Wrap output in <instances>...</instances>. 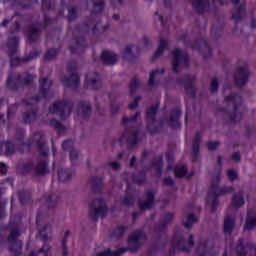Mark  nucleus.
<instances>
[{"mask_svg":"<svg viewBox=\"0 0 256 256\" xmlns=\"http://www.w3.org/2000/svg\"><path fill=\"white\" fill-rule=\"evenodd\" d=\"M226 107L222 110L225 115V123L228 125H237L243 119V113L239 107L243 105V98L237 93H232L224 98Z\"/></svg>","mask_w":256,"mask_h":256,"instance_id":"1","label":"nucleus"},{"mask_svg":"<svg viewBox=\"0 0 256 256\" xmlns=\"http://www.w3.org/2000/svg\"><path fill=\"white\" fill-rule=\"evenodd\" d=\"M42 1V11L44 13V20L42 23L31 24L28 26L26 35L30 43H35L39 40L41 35V29L49 27L53 23V19L47 16V11L55 10V0H41Z\"/></svg>","mask_w":256,"mask_h":256,"instance_id":"2","label":"nucleus"},{"mask_svg":"<svg viewBox=\"0 0 256 256\" xmlns=\"http://www.w3.org/2000/svg\"><path fill=\"white\" fill-rule=\"evenodd\" d=\"M99 23L97 22V18L93 16L88 20L87 24L84 27L78 26L73 30L72 34L76 41L75 46H70L71 53L79 54L85 51L87 47V42L85 41L84 33H89L91 31L94 35L97 33V27Z\"/></svg>","mask_w":256,"mask_h":256,"instance_id":"3","label":"nucleus"},{"mask_svg":"<svg viewBox=\"0 0 256 256\" xmlns=\"http://www.w3.org/2000/svg\"><path fill=\"white\" fill-rule=\"evenodd\" d=\"M9 229L8 250L10 253H13L14 256H20L23 249V242L19 240V237H21V217L11 216Z\"/></svg>","mask_w":256,"mask_h":256,"instance_id":"4","label":"nucleus"},{"mask_svg":"<svg viewBox=\"0 0 256 256\" xmlns=\"http://www.w3.org/2000/svg\"><path fill=\"white\" fill-rule=\"evenodd\" d=\"M23 138H24L23 130H18L15 136V139H16L17 147L18 149H20V151H23V147H26V149H29L30 145H36L42 157H47V155H49V147L47 146V144H45V136L41 132L34 133L31 139L27 143L23 141Z\"/></svg>","mask_w":256,"mask_h":256,"instance_id":"5","label":"nucleus"},{"mask_svg":"<svg viewBox=\"0 0 256 256\" xmlns=\"http://www.w3.org/2000/svg\"><path fill=\"white\" fill-rule=\"evenodd\" d=\"M235 191L233 186L219 187V175L215 176L212 185L208 191L207 203L211 207V211H217L219 205V195H231Z\"/></svg>","mask_w":256,"mask_h":256,"instance_id":"6","label":"nucleus"},{"mask_svg":"<svg viewBox=\"0 0 256 256\" xmlns=\"http://www.w3.org/2000/svg\"><path fill=\"white\" fill-rule=\"evenodd\" d=\"M17 45H19V38L16 36H10L8 38V55L10 57V65L11 67H17L21 61L23 63H29V61H33V59H37L39 57V52L32 51L28 57L19 58V50H17Z\"/></svg>","mask_w":256,"mask_h":256,"instance_id":"7","label":"nucleus"},{"mask_svg":"<svg viewBox=\"0 0 256 256\" xmlns=\"http://www.w3.org/2000/svg\"><path fill=\"white\" fill-rule=\"evenodd\" d=\"M51 85H53V82L49 78L40 79L39 95H34L31 98H26L24 100L25 105H35V103H39L41 99H46L47 101L53 99V92L51 91Z\"/></svg>","mask_w":256,"mask_h":256,"instance_id":"8","label":"nucleus"},{"mask_svg":"<svg viewBox=\"0 0 256 256\" xmlns=\"http://www.w3.org/2000/svg\"><path fill=\"white\" fill-rule=\"evenodd\" d=\"M75 102L72 99L56 100L49 106V113L52 115H59L61 119H66L73 113Z\"/></svg>","mask_w":256,"mask_h":256,"instance_id":"9","label":"nucleus"},{"mask_svg":"<svg viewBox=\"0 0 256 256\" xmlns=\"http://www.w3.org/2000/svg\"><path fill=\"white\" fill-rule=\"evenodd\" d=\"M88 213L93 221H98L99 217L105 219L107 213H109L107 202L103 198L93 199L88 206Z\"/></svg>","mask_w":256,"mask_h":256,"instance_id":"10","label":"nucleus"},{"mask_svg":"<svg viewBox=\"0 0 256 256\" xmlns=\"http://www.w3.org/2000/svg\"><path fill=\"white\" fill-rule=\"evenodd\" d=\"M22 172L43 177L49 173V162L46 159H41L38 162H27L22 166Z\"/></svg>","mask_w":256,"mask_h":256,"instance_id":"11","label":"nucleus"},{"mask_svg":"<svg viewBox=\"0 0 256 256\" xmlns=\"http://www.w3.org/2000/svg\"><path fill=\"white\" fill-rule=\"evenodd\" d=\"M33 79H35V76L32 74L26 73L21 75L19 73H13L8 76L7 87L10 91H17L22 85H31Z\"/></svg>","mask_w":256,"mask_h":256,"instance_id":"12","label":"nucleus"},{"mask_svg":"<svg viewBox=\"0 0 256 256\" xmlns=\"http://www.w3.org/2000/svg\"><path fill=\"white\" fill-rule=\"evenodd\" d=\"M172 248L170 253L175 251H189L194 245L193 235L190 234L188 240L185 238L183 233H176L171 242Z\"/></svg>","mask_w":256,"mask_h":256,"instance_id":"13","label":"nucleus"},{"mask_svg":"<svg viewBox=\"0 0 256 256\" xmlns=\"http://www.w3.org/2000/svg\"><path fill=\"white\" fill-rule=\"evenodd\" d=\"M171 59L174 73H179L181 69L189 67V55L179 48L171 52Z\"/></svg>","mask_w":256,"mask_h":256,"instance_id":"14","label":"nucleus"},{"mask_svg":"<svg viewBox=\"0 0 256 256\" xmlns=\"http://www.w3.org/2000/svg\"><path fill=\"white\" fill-rule=\"evenodd\" d=\"M196 81L197 77L195 75L188 74L177 78L176 85L183 87L187 96L195 99L197 97V87L195 86Z\"/></svg>","mask_w":256,"mask_h":256,"instance_id":"15","label":"nucleus"},{"mask_svg":"<svg viewBox=\"0 0 256 256\" xmlns=\"http://www.w3.org/2000/svg\"><path fill=\"white\" fill-rule=\"evenodd\" d=\"M230 1H232L235 7L234 11L232 12V19L236 23V26L233 30V34L239 35V33H237V29H239L237 27V24L241 23V21H243V19H245V16L247 15V11L245 10V7H246L245 0H230Z\"/></svg>","mask_w":256,"mask_h":256,"instance_id":"16","label":"nucleus"},{"mask_svg":"<svg viewBox=\"0 0 256 256\" xmlns=\"http://www.w3.org/2000/svg\"><path fill=\"white\" fill-rule=\"evenodd\" d=\"M68 71L70 73V76H65L62 78V82L66 87H69L70 89H77L79 85L81 84V78L77 74V63L76 62H70L68 64Z\"/></svg>","mask_w":256,"mask_h":256,"instance_id":"17","label":"nucleus"},{"mask_svg":"<svg viewBox=\"0 0 256 256\" xmlns=\"http://www.w3.org/2000/svg\"><path fill=\"white\" fill-rule=\"evenodd\" d=\"M141 137V130L126 129L120 137V142L127 143L128 149H133L139 143Z\"/></svg>","mask_w":256,"mask_h":256,"instance_id":"18","label":"nucleus"},{"mask_svg":"<svg viewBox=\"0 0 256 256\" xmlns=\"http://www.w3.org/2000/svg\"><path fill=\"white\" fill-rule=\"evenodd\" d=\"M173 219V213H167L160 218V223L156 224L153 229H150V234L154 239H159L165 233L167 226Z\"/></svg>","mask_w":256,"mask_h":256,"instance_id":"19","label":"nucleus"},{"mask_svg":"<svg viewBox=\"0 0 256 256\" xmlns=\"http://www.w3.org/2000/svg\"><path fill=\"white\" fill-rule=\"evenodd\" d=\"M235 252L237 256H256V244L253 242H244L243 238H240Z\"/></svg>","mask_w":256,"mask_h":256,"instance_id":"20","label":"nucleus"},{"mask_svg":"<svg viewBox=\"0 0 256 256\" xmlns=\"http://www.w3.org/2000/svg\"><path fill=\"white\" fill-rule=\"evenodd\" d=\"M215 243L209 238H201L196 253L198 256H218L213 250Z\"/></svg>","mask_w":256,"mask_h":256,"instance_id":"21","label":"nucleus"},{"mask_svg":"<svg viewBox=\"0 0 256 256\" xmlns=\"http://www.w3.org/2000/svg\"><path fill=\"white\" fill-rule=\"evenodd\" d=\"M179 117H181V110L174 109L171 111L170 117H164L159 121L160 127H171L172 129H181V122H179Z\"/></svg>","mask_w":256,"mask_h":256,"instance_id":"22","label":"nucleus"},{"mask_svg":"<svg viewBox=\"0 0 256 256\" xmlns=\"http://www.w3.org/2000/svg\"><path fill=\"white\" fill-rule=\"evenodd\" d=\"M86 89H92V91H99L103 87V80L101 74L97 72H90L85 78Z\"/></svg>","mask_w":256,"mask_h":256,"instance_id":"23","label":"nucleus"},{"mask_svg":"<svg viewBox=\"0 0 256 256\" xmlns=\"http://www.w3.org/2000/svg\"><path fill=\"white\" fill-rule=\"evenodd\" d=\"M192 6L197 13L217 11L215 0H192Z\"/></svg>","mask_w":256,"mask_h":256,"instance_id":"24","label":"nucleus"},{"mask_svg":"<svg viewBox=\"0 0 256 256\" xmlns=\"http://www.w3.org/2000/svg\"><path fill=\"white\" fill-rule=\"evenodd\" d=\"M234 82L237 87H245L249 83V68L240 66L234 72Z\"/></svg>","mask_w":256,"mask_h":256,"instance_id":"25","label":"nucleus"},{"mask_svg":"<svg viewBox=\"0 0 256 256\" xmlns=\"http://www.w3.org/2000/svg\"><path fill=\"white\" fill-rule=\"evenodd\" d=\"M147 239V236L143 231L136 230L128 238V247L132 251H137L141 244Z\"/></svg>","mask_w":256,"mask_h":256,"instance_id":"26","label":"nucleus"},{"mask_svg":"<svg viewBox=\"0 0 256 256\" xmlns=\"http://www.w3.org/2000/svg\"><path fill=\"white\" fill-rule=\"evenodd\" d=\"M190 47L199 51L204 59H209V57L213 55V52L211 51V46H209V43H207V40H205L204 38H198L194 44L190 45Z\"/></svg>","mask_w":256,"mask_h":256,"instance_id":"27","label":"nucleus"},{"mask_svg":"<svg viewBox=\"0 0 256 256\" xmlns=\"http://www.w3.org/2000/svg\"><path fill=\"white\" fill-rule=\"evenodd\" d=\"M199 221L193 213V204L188 205L184 210V217L182 218L183 225L186 229H191L195 223Z\"/></svg>","mask_w":256,"mask_h":256,"instance_id":"28","label":"nucleus"},{"mask_svg":"<svg viewBox=\"0 0 256 256\" xmlns=\"http://www.w3.org/2000/svg\"><path fill=\"white\" fill-rule=\"evenodd\" d=\"M155 193V190L149 189L144 195V199L138 201L140 211H147V209L153 207L155 203Z\"/></svg>","mask_w":256,"mask_h":256,"instance_id":"29","label":"nucleus"},{"mask_svg":"<svg viewBox=\"0 0 256 256\" xmlns=\"http://www.w3.org/2000/svg\"><path fill=\"white\" fill-rule=\"evenodd\" d=\"M201 139H203V134L197 132L192 141V162L197 163L199 161V152L201 151Z\"/></svg>","mask_w":256,"mask_h":256,"instance_id":"30","label":"nucleus"},{"mask_svg":"<svg viewBox=\"0 0 256 256\" xmlns=\"http://www.w3.org/2000/svg\"><path fill=\"white\" fill-rule=\"evenodd\" d=\"M93 109L91 107V102L89 101H80L77 105V115L81 119H87L91 116Z\"/></svg>","mask_w":256,"mask_h":256,"instance_id":"31","label":"nucleus"},{"mask_svg":"<svg viewBox=\"0 0 256 256\" xmlns=\"http://www.w3.org/2000/svg\"><path fill=\"white\" fill-rule=\"evenodd\" d=\"M16 15H13L11 18H5L1 23L0 27H10V33H17L21 29L19 21L15 20Z\"/></svg>","mask_w":256,"mask_h":256,"instance_id":"32","label":"nucleus"},{"mask_svg":"<svg viewBox=\"0 0 256 256\" xmlns=\"http://www.w3.org/2000/svg\"><path fill=\"white\" fill-rule=\"evenodd\" d=\"M251 229H256V210L248 208L244 230L251 231Z\"/></svg>","mask_w":256,"mask_h":256,"instance_id":"33","label":"nucleus"},{"mask_svg":"<svg viewBox=\"0 0 256 256\" xmlns=\"http://www.w3.org/2000/svg\"><path fill=\"white\" fill-rule=\"evenodd\" d=\"M75 177V169L73 168H61L58 170V179L62 183H67Z\"/></svg>","mask_w":256,"mask_h":256,"instance_id":"34","label":"nucleus"},{"mask_svg":"<svg viewBox=\"0 0 256 256\" xmlns=\"http://www.w3.org/2000/svg\"><path fill=\"white\" fill-rule=\"evenodd\" d=\"M88 185L94 193H101L103 191V180L97 176H92Z\"/></svg>","mask_w":256,"mask_h":256,"instance_id":"35","label":"nucleus"},{"mask_svg":"<svg viewBox=\"0 0 256 256\" xmlns=\"http://www.w3.org/2000/svg\"><path fill=\"white\" fill-rule=\"evenodd\" d=\"M43 201L48 209H55L59 205V196L56 193H50L43 197Z\"/></svg>","mask_w":256,"mask_h":256,"instance_id":"36","label":"nucleus"},{"mask_svg":"<svg viewBox=\"0 0 256 256\" xmlns=\"http://www.w3.org/2000/svg\"><path fill=\"white\" fill-rule=\"evenodd\" d=\"M101 59L105 65H115L119 58L113 52L105 50L101 54Z\"/></svg>","mask_w":256,"mask_h":256,"instance_id":"37","label":"nucleus"},{"mask_svg":"<svg viewBox=\"0 0 256 256\" xmlns=\"http://www.w3.org/2000/svg\"><path fill=\"white\" fill-rule=\"evenodd\" d=\"M90 5H92V15L103 13V9H105V0H90L87 2V7Z\"/></svg>","mask_w":256,"mask_h":256,"instance_id":"38","label":"nucleus"},{"mask_svg":"<svg viewBox=\"0 0 256 256\" xmlns=\"http://www.w3.org/2000/svg\"><path fill=\"white\" fill-rule=\"evenodd\" d=\"M135 51L139 53V47L135 45H129L124 48L123 57L126 61H135Z\"/></svg>","mask_w":256,"mask_h":256,"instance_id":"39","label":"nucleus"},{"mask_svg":"<svg viewBox=\"0 0 256 256\" xmlns=\"http://www.w3.org/2000/svg\"><path fill=\"white\" fill-rule=\"evenodd\" d=\"M124 181L127 183V191L126 195L120 199L122 205H126L127 207L133 205L135 203V196L131 195V184L124 178Z\"/></svg>","mask_w":256,"mask_h":256,"instance_id":"40","label":"nucleus"},{"mask_svg":"<svg viewBox=\"0 0 256 256\" xmlns=\"http://www.w3.org/2000/svg\"><path fill=\"white\" fill-rule=\"evenodd\" d=\"M16 148L17 147L12 142H0V154L3 153L4 155H13Z\"/></svg>","mask_w":256,"mask_h":256,"instance_id":"41","label":"nucleus"},{"mask_svg":"<svg viewBox=\"0 0 256 256\" xmlns=\"http://www.w3.org/2000/svg\"><path fill=\"white\" fill-rule=\"evenodd\" d=\"M245 205V198L243 197V191H239L232 196V206L236 209Z\"/></svg>","mask_w":256,"mask_h":256,"instance_id":"42","label":"nucleus"},{"mask_svg":"<svg viewBox=\"0 0 256 256\" xmlns=\"http://www.w3.org/2000/svg\"><path fill=\"white\" fill-rule=\"evenodd\" d=\"M233 227H235V218L227 215L224 218V233L231 235L233 232Z\"/></svg>","mask_w":256,"mask_h":256,"instance_id":"43","label":"nucleus"},{"mask_svg":"<svg viewBox=\"0 0 256 256\" xmlns=\"http://www.w3.org/2000/svg\"><path fill=\"white\" fill-rule=\"evenodd\" d=\"M168 45L169 43L167 42V40H165L163 37H160V43L157 51L152 57V61H155V59H159V57H161V55H163V52L167 49Z\"/></svg>","mask_w":256,"mask_h":256,"instance_id":"44","label":"nucleus"},{"mask_svg":"<svg viewBox=\"0 0 256 256\" xmlns=\"http://www.w3.org/2000/svg\"><path fill=\"white\" fill-rule=\"evenodd\" d=\"M163 73H165V69H157L153 71L150 74V78L148 81L149 87H157V85H159V82L155 81V79H158L159 75H163Z\"/></svg>","mask_w":256,"mask_h":256,"instance_id":"45","label":"nucleus"},{"mask_svg":"<svg viewBox=\"0 0 256 256\" xmlns=\"http://www.w3.org/2000/svg\"><path fill=\"white\" fill-rule=\"evenodd\" d=\"M158 109H159V106L157 105L148 108L146 112V119L149 125H153V123L155 122V115H157Z\"/></svg>","mask_w":256,"mask_h":256,"instance_id":"46","label":"nucleus"},{"mask_svg":"<svg viewBox=\"0 0 256 256\" xmlns=\"http://www.w3.org/2000/svg\"><path fill=\"white\" fill-rule=\"evenodd\" d=\"M102 100L105 101V103H107V101L110 103L113 114H115L119 111L121 106L119 104L115 103L114 99L111 97V94H104L102 96Z\"/></svg>","mask_w":256,"mask_h":256,"instance_id":"47","label":"nucleus"},{"mask_svg":"<svg viewBox=\"0 0 256 256\" xmlns=\"http://www.w3.org/2000/svg\"><path fill=\"white\" fill-rule=\"evenodd\" d=\"M223 35V24H214L211 29L212 39H219Z\"/></svg>","mask_w":256,"mask_h":256,"instance_id":"48","label":"nucleus"},{"mask_svg":"<svg viewBox=\"0 0 256 256\" xmlns=\"http://www.w3.org/2000/svg\"><path fill=\"white\" fill-rule=\"evenodd\" d=\"M151 169H154L156 175H161L163 171V158L159 157L152 162Z\"/></svg>","mask_w":256,"mask_h":256,"instance_id":"49","label":"nucleus"},{"mask_svg":"<svg viewBox=\"0 0 256 256\" xmlns=\"http://www.w3.org/2000/svg\"><path fill=\"white\" fill-rule=\"evenodd\" d=\"M12 2L13 7H19L20 9H29L31 7V0H9Z\"/></svg>","mask_w":256,"mask_h":256,"instance_id":"50","label":"nucleus"},{"mask_svg":"<svg viewBox=\"0 0 256 256\" xmlns=\"http://www.w3.org/2000/svg\"><path fill=\"white\" fill-rule=\"evenodd\" d=\"M70 235H71V230H67L64 234L62 241H61V249H62L63 256L69 255V251L67 250V240L69 239Z\"/></svg>","mask_w":256,"mask_h":256,"instance_id":"51","label":"nucleus"},{"mask_svg":"<svg viewBox=\"0 0 256 256\" xmlns=\"http://www.w3.org/2000/svg\"><path fill=\"white\" fill-rule=\"evenodd\" d=\"M139 87H141V80H139V78H137V77H133L131 82L128 85L130 93L132 95H135V91H137V89H139Z\"/></svg>","mask_w":256,"mask_h":256,"instance_id":"52","label":"nucleus"},{"mask_svg":"<svg viewBox=\"0 0 256 256\" xmlns=\"http://www.w3.org/2000/svg\"><path fill=\"white\" fill-rule=\"evenodd\" d=\"M18 197H19L20 203L22 205H25V203H27L28 201H31V192H29L28 190H20L18 193Z\"/></svg>","mask_w":256,"mask_h":256,"instance_id":"53","label":"nucleus"},{"mask_svg":"<svg viewBox=\"0 0 256 256\" xmlns=\"http://www.w3.org/2000/svg\"><path fill=\"white\" fill-rule=\"evenodd\" d=\"M146 179L147 178L145 177L144 171L137 172L132 175V181L134 183H137V185H141V184L145 183Z\"/></svg>","mask_w":256,"mask_h":256,"instance_id":"54","label":"nucleus"},{"mask_svg":"<svg viewBox=\"0 0 256 256\" xmlns=\"http://www.w3.org/2000/svg\"><path fill=\"white\" fill-rule=\"evenodd\" d=\"M24 122L33 123L37 119V110L26 111L23 115Z\"/></svg>","mask_w":256,"mask_h":256,"instance_id":"55","label":"nucleus"},{"mask_svg":"<svg viewBox=\"0 0 256 256\" xmlns=\"http://www.w3.org/2000/svg\"><path fill=\"white\" fill-rule=\"evenodd\" d=\"M70 161L72 165H77L81 161V152L77 149L70 150Z\"/></svg>","mask_w":256,"mask_h":256,"instance_id":"56","label":"nucleus"},{"mask_svg":"<svg viewBox=\"0 0 256 256\" xmlns=\"http://www.w3.org/2000/svg\"><path fill=\"white\" fill-rule=\"evenodd\" d=\"M174 173L176 177H185L187 175V167L183 164H178L174 169Z\"/></svg>","mask_w":256,"mask_h":256,"instance_id":"57","label":"nucleus"},{"mask_svg":"<svg viewBox=\"0 0 256 256\" xmlns=\"http://www.w3.org/2000/svg\"><path fill=\"white\" fill-rule=\"evenodd\" d=\"M105 169H111L112 171H119L121 169V163L117 160L108 161L104 165Z\"/></svg>","mask_w":256,"mask_h":256,"instance_id":"58","label":"nucleus"},{"mask_svg":"<svg viewBox=\"0 0 256 256\" xmlns=\"http://www.w3.org/2000/svg\"><path fill=\"white\" fill-rule=\"evenodd\" d=\"M50 227L51 226L49 224H45L43 228L39 230L38 237H40L42 241H49V236H47V231L50 229Z\"/></svg>","mask_w":256,"mask_h":256,"instance_id":"59","label":"nucleus"},{"mask_svg":"<svg viewBox=\"0 0 256 256\" xmlns=\"http://www.w3.org/2000/svg\"><path fill=\"white\" fill-rule=\"evenodd\" d=\"M141 113L136 112L133 116H131L130 118L127 117H123L122 119V123L125 127H127V125H129V123H135L137 121V119H139Z\"/></svg>","mask_w":256,"mask_h":256,"instance_id":"60","label":"nucleus"},{"mask_svg":"<svg viewBox=\"0 0 256 256\" xmlns=\"http://www.w3.org/2000/svg\"><path fill=\"white\" fill-rule=\"evenodd\" d=\"M125 231H127V227L120 225L113 230L112 237H116L117 239H119V237H121L125 233Z\"/></svg>","mask_w":256,"mask_h":256,"instance_id":"61","label":"nucleus"},{"mask_svg":"<svg viewBox=\"0 0 256 256\" xmlns=\"http://www.w3.org/2000/svg\"><path fill=\"white\" fill-rule=\"evenodd\" d=\"M58 53H59V50L55 48L48 50L44 56L45 61H51V59H55Z\"/></svg>","mask_w":256,"mask_h":256,"instance_id":"62","label":"nucleus"},{"mask_svg":"<svg viewBox=\"0 0 256 256\" xmlns=\"http://www.w3.org/2000/svg\"><path fill=\"white\" fill-rule=\"evenodd\" d=\"M77 8L76 7H70L68 8V16L67 19L68 21H75L77 19Z\"/></svg>","mask_w":256,"mask_h":256,"instance_id":"63","label":"nucleus"},{"mask_svg":"<svg viewBox=\"0 0 256 256\" xmlns=\"http://www.w3.org/2000/svg\"><path fill=\"white\" fill-rule=\"evenodd\" d=\"M211 93H217L219 91V80L217 78H213L210 84Z\"/></svg>","mask_w":256,"mask_h":256,"instance_id":"64","label":"nucleus"}]
</instances>
